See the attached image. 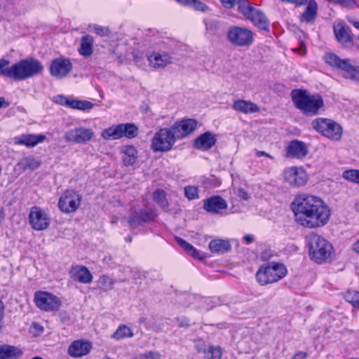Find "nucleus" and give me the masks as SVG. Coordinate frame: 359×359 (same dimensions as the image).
Returning <instances> with one entry per match:
<instances>
[{"label": "nucleus", "mask_w": 359, "mask_h": 359, "mask_svg": "<svg viewBox=\"0 0 359 359\" xmlns=\"http://www.w3.org/2000/svg\"><path fill=\"white\" fill-rule=\"evenodd\" d=\"M296 222L308 229L324 226L330 220V210L319 197L306 194L297 195L292 204Z\"/></svg>", "instance_id": "1"}, {"label": "nucleus", "mask_w": 359, "mask_h": 359, "mask_svg": "<svg viewBox=\"0 0 359 359\" xmlns=\"http://www.w3.org/2000/svg\"><path fill=\"white\" fill-rule=\"evenodd\" d=\"M291 95L295 107L307 116H316L324 109V101L319 94H309L306 90H294Z\"/></svg>", "instance_id": "2"}, {"label": "nucleus", "mask_w": 359, "mask_h": 359, "mask_svg": "<svg viewBox=\"0 0 359 359\" xmlns=\"http://www.w3.org/2000/svg\"><path fill=\"white\" fill-rule=\"evenodd\" d=\"M306 241L310 257L315 262L323 264L333 258V246L324 237L311 233L306 237Z\"/></svg>", "instance_id": "3"}, {"label": "nucleus", "mask_w": 359, "mask_h": 359, "mask_svg": "<svg viewBox=\"0 0 359 359\" xmlns=\"http://www.w3.org/2000/svg\"><path fill=\"white\" fill-rule=\"evenodd\" d=\"M43 66L40 61L33 57L19 60L8 67V79L21 81L40 74Z\"/></svg>", "instance_id": "4"}, {"label": "nucleus", "mask_w": 359, "mask_h": 359, "mask_svg": "<svg viewBox=\"0 0 359 359\" xmlns=\"http://www.w3.org/2000/svg\"><path fill=\"white\" fill-rule=\"evenodd\" d=\"M287 274V269L283 264L271 262L262 266L256 273L258 283L262 285H266L278 282Z\"/></svg>", "instance_id": "5"}, {"label": "nucleus", "mask_w": 359, "mask_h": 359, "mask_svg": "<svg viewBox=\"0 0 359 359\" xmlns=\"http://www.w3.org/2000/svg\"><path fill=\"white\" fill-rule=\"evenodd\" d=\"M324 60L330 67L344 72L346 79L359 82V67L351 64L349 60H344L332 53H327Z\"/></svg>", "instance_id": "6"}, {"label": "nucleus", "mask_w": 359, "mask_h": 359, "mask_svg": "<svg viewBox=\"0 0 359 359\" xmlns=\"http://www.w3.org/2000/svg\"><path fill=\"white\" fill-rule=\"evenodd\" d=\"M311 126L316 131L331 140L338 141L341 137V126L332 119L318 118L312 121Z\"/></svg>", "instance_id": "7"}, {"label": "nucleus", "mask_w": 359, "mask_h": 359, "mask_svg": "<svg viewBox=\"0 0 359 359\" xmlns=\"http://www.w3.org/2000/svg\"><path fill=\"white\" fill-rule=\"evenodd\" d=\"M177 139L172 126L170 128H161L152 138L151 148L154 151H168L171 149Z\"/></svg>", "instance_id": "8"}, {"label": "nucleus", "mask_w": 359, "mask_h": 359, "mask_svg": "<svg viewBox=\"0 0 359 359\" xmlns=\"http://www.w3.org/2000/svg\"><path fill=\"white\" fill-rule=\"evenodd\" d=\"M138 134V128L134 123H121L114 125L104 129L101 136L104 140H118L123 136L132 139Z\"/></svg>", "instance_id": "9"}, {"label": "nucleus", "mask_w": 359, "mask_h": 359, "mask_svg": "<svg viewBox=\"0 0 359 359\" xmlns=\"http://www.w3.org/2000/svg\"><path fill=\"white\" fill-rule=\"evenodd\" d=\"M228 40L234 46H249L253 42V33L246 27L231 26L227 32Z\"/></svg>", "instance_id": "10"}, {"label": "nucleus", "mask_w": 359, "mask_h": 359, "mask_svg": "<svg viewBox=\"0 0 359 359\" xmlns=\"http://www.w3.org/2000/svg\"><path fill=\"white\" fill-rule=\"evenodd\" d=\"M82 196L74 189H67L60 196L58 201V208L64 213L69 214L76 212L81 205Z\"/></svg>", "instance_id": "11"}, {"label": "nucleus", "mask_w": 359, "mask_h": 359, "mask_svg": "<svg viewBox=\"0 0 359 359\" xmlns=\"http://www.w3.org/2000/svg\"><path fill=\"white\" fill-rule=\"evenodd\" d=\"M28 217L30 226L35 231H43L50 223L47 211L38 206H34L30 209Z\"/></svg>", "instance_id": "12"}, {"label": "nucleus", "mask_w": 359, "mask_h": 359, "mask_svg": "<svg viewBox=\"0 0 359 359\" xmlns=\"http://www.w3.org/2000/svg\"><path fill=\"white\" fill-rule=\"evenodd\" d=\"M283 178L285 182L292 187H300L306 184L308 176L302 167L292 166L284 170Z\"/></svg>", "instance_id": "13"}, {"label": "nucleus", "mask_w": 359, "mask_h": 359, "mask_svg": "<svg viewBox=\"0 0 359 359\" xmlns=\"http://www.w3.org/2000/svg\"><path fill=\"white\" fill-rule=\"evenodd\" d=\"M34 302L38 308L45 311H57L60 306V302L57 297L43 291L35 293Z\"/></svg>", "instance_id": "14"}, {"label": "nucleus", "mask_w": 359, "mask_h": 359, "mask_svg": "<svg viewBox=\"0 0 359 359\" xmlns=\"http://www.w3.org/2000/svg\"><path fill=\"white\" fill-rule=\"evenodd\" d=\"M72 68L73 65L69 58L60 57L51 62L49 70L52 76L57 79H61L67 77Z\"/></svg>", "instance_id": "15"}, {"label": "nucleus", "mask_w": 359, "mask_h": 359, "mask_svg": "<svg viewBox=\"0 0 359 359\" xmlns=\"http://www.w3.org/2000/svg\"><path fill=\"white\" fill-rule=\"evenodd\" d=\"M94 135L95 133L91 128L79 127L67 131L65 135V138L68 142L83 144L90 141Z\"/></svg>", "instance_id": "16"}, {"label": "nucleus", "mask_w": 359, "mask_h": 359, "mask_svg": "<svg viewBox=\"0 0 359 359\" xmlns=\"http://www.w3.org/2000/svg\"><path fill=\"white\" fill-rule=\"evenodd\" d=\"M198 127V121L193 118L182 120L172 126V130L178 139H182L194 132Z\"/></svg>", "instance_id": "17"}, {"label": "nucleus", "mask_w": 359, "mask_h": 359, "mask_svg": "<svg viewBox=\"0 0 359 359\" xmlns=\"http://www.w3.org/2000/svg\"><path fill=\"white\" fill-rule=\"evenodd\" d=\"M228 207L227 202L220 196H215L203 201V208L211 214H222Z\"/></svg>", "instance_id": "18"}, {"label": "nucleus", "mask_w": 359, "mask_h": 359, "mask_svg": "<svg viewBox=\"0 0 359 359\" xmlns=\"http://www.w3.org/2000/svg\"><path fill=\"white\" fill-rule=\"evenodd\" d=\"M93 348L90 341L83 339L74 341L68 348V354L73 358H81L88 355Z\"/></svg>", "instance_id": "19"}, {"label": "nucleus", "mask_w": 359, "mask_h": 359, "mask_svg": "<svg viewBox=\"0 0 359 359\" xmlns=\"http://www.w3.org/2000/svg\"><path fill=\"white\" fill-rule=\"evenodd\" d=\"M71 278L76 282L88 284L93 280V275L88 269L83 265L72 266L69 270Z\"/></svg>", "instance_id": "20"}, {"label": "nucleus", "mask_w": 359, "mask_h": 359, "mask_svg": "<svg viewBox=\"0 0 359 359\" xmlns=\"http://www.w3.org/2000/svg\"><path fill=\"white\" fill-rule=\"evenodd\" d=\"M149 65L155 69L164 68L172 63V56L166 52H154L147 56Z\"/></svg>", "instance_id": "21"}, {"label": "nucleus", "mask_w": 359, "mask_h": 359, "mask_svg": "<svg viewBox=\"0 0 359 359\" xmlns=\"http://www.w3.org/2000/svg\"><path fill=\"white\" fill-rule=\"evenodd\" d=\"M334 32L337 40L345 48H350L353 46V38L348 32V29L342 22H337L334 25Z\"/></svg>", "instance_id": "22"}, {"label": "nucleus", "mask_w": 359, "mask_h": 359, "mask_svg": "<svg viewBox=\"0 0 359 359\" xmlns=\"http://www.w3.org/2000/svg\"><path fill=\"white\" fill-rule=\"evenodd\" d=\"M308 149L306 144L299 140L292 141L287 147V156L302 159L306 157Z\"/></svg>", "instance_id": "23"}, {"label": "nucleus", "mask_w": 359, "mask_h": 359, "mask_svg": "<svg viewBox=\"0 0 359 359\" xmlns=\"http://www.w3.org/2000/svg\"><path fill=\"white\" fill-rule=\"evenodd\" d=\"M232 108L237 112L245 114H254L259 111V106L250 101L243 99H238L233 102Z\"/></svg>", "instance_id": "24"}, {"label": "nucleus", "mask_w": 359, "mask_h": 359, "mask_svg": "<svg viewBox=\"0 0 359 359\" xmlns=\"http://www.w3.org/2000/svg\"><path fill=\"white\" fill-rule=\"evenodd\" d=\"M216 140L215 134L211 132H205L194 140V146L197 149L206 151L215 144Z\"/></svg>", "instance_id": "25"}, {"label": "nucleus", "mask_w": 359, "mask_h": 359, "mask_svg": "<svg viewBox=\"0 0 359 359\" xmlns=\"http://www.w3.org/2000/svg\"><path fill=\"white\" fill-rule=\"evenodd\" d=\"M46 140L44 135L27 134L14 138L15 144L25 145L27 147H35L37 144L43 142Z\"/></svg>", "instance_id": "26"}, {"label": "nucleus", "mask_w": 359, "mask_h": 359, "mask_svg": "<svg viewBox=\"0 0 359 359\" xmlns=\"http://www.w3.org/2000/svg\"><path fill=\"white\" fill-rule=\"evenodd\" d=\"M248 20L259 29L266 32L269 30L270 22L259 9L255 8Z\"/></svg>", "instance_id": "27"}, {"label": "nucleus", "mask_w": 359, "mask_h": 359, "mask_svg": "<svg viewBox=\"0 0 359 359\" xmlns=\"http://www.w3.org/2000/svg\"><path fill=\"white\" fill-rule=\"evenodd\" d=\"M41 165V162L32 156L22 158L15 166V170L20 173L26 170H34Z\"/></svg>", "instance_id": "28"}, {"label": "nucleus", "mask_w": 359, "mask_h": 359, "mask_svg": "<svg viewBox=\"0 0 359 359\" xmlns=\"http://www.w3.org/2000/svg\"><path fill=\"white\" fill-rule=\"evenodd\" d=\"M94 39L90 35H84L81 39L80 46L78 48L79 53L84 57H90L93 53Z\"/></svg>", "instance_id": "29"}, {"label": "nucleus", "mask_w": 359, "mask_h": 359, "mask_svg": "<svg viewBox=\"0 0 359 359\" xmlns=\"http://www.w3.org/2000/svg\"><path fill=\"white\" fill-rule=\"evenodd\" d=\"M122 159L125 165L129 166L135 163L138 157V153L137 149L134 146H125L122 150Z\"/></svg>", "instance_id": "30"}, {"label": "nucleus", "mask_w": 359, "mask_h": 359, "mask_svg": "<svg viewBox=\"0 0 359 359\" xmlns=\"http://www.w3.org/2000/svg\"><path fill=\"white\" fill-rule=\"evenodd\" d=\"M231 246L229 240L214 239L209 243V249L213 253H224L230 250Z\"/></svg>", "instance_id": "31"}, {"label": "nucleus", "mask_w": 359, "mask_h": 359, "mask_svg": "<svg viewBox=\"0 0 359 359\" xmlns=\"http://www.w3.org/2000/svg\"><path fill=\"white\" fill-rule=\"evenodd\" d=\"M22 354V351L15 346H0V359H17Z\"/></svg>", "instance_id": "32"}, {"label": "nucleus", "mask_w": 359, "mask_h": 359, "mask_svg": "<svg viewBox=\"0 0 359 359\" xmlns=\"http://www.w3.org/2000/svg\"><path fill=\"white\" fill-rule=\"evenodd\" d=\"M317 4L315 1H309L305 11L301 16L302 22H313L316 15Z\"/></svg>", "instance_id": "33"}, {"label": "nucleus", "mask_w": 359, "mask_h": 359, "mask_svg": "<svg viewBox=\"0 0 359 359\" xmlns=\"http://www.w3.org/2000/svg\"><path fill=\"white\" fill-rule=\"evenodd\" d=\"M182 6H188L198 11L205 12L208 10V6L199 0H175Z\"/></svg>", "instance_id": "34"}, {"label": "nucleus", "mask_w": 359, "mask_h": 359, "mask_svg": "<svg viewBox=\"0 0 359 359\" xmlns=\"http://www.w3.org/2000/svg\"><path fill=\"white\" fill-rule=\"evenodd\" d=\"M133 332L128 326L125 325H120L115 332L111 335V338L116 340H121L124 338L132 337Z\"/></svg>", "instance_id": "35"}, {"label": "nucleus", "mask_w": 359, "mask_h": 359, "mask_svg": "<svg viewBox=\"0 0 359 359\" xmlns=\"http://www.w3.org/2000/svg\"><path fill=\"white\" fill-rule=\"evenodd\" d=\"M67 107L79 110H87L92 109L93 104L86 100L81 101L69 98Z\"/></svg>", "instance_id": "36"}, {"label": "nucleus", "mask_w": 359, "mask_h": 359, "mask_svg": "<svg viewBox=\"0 0 359 359\" xmlns=\"http://www.w3.org/2000/svg\"><path fill=\"white\" fill-rule=\"evenodd\" d=\"M153 199L161 208L168 211L169 203L166 199V194L164 191L160 189L155 191L153 194Z\"/></svg>", "instance_id": "37"}, {"label": "nucleus", "mask_w": 359, "mask_h": 359, "mask_svg": "<svg viewBox=\"0 0 359 359\" xmlns=\"http://www.w3.org/2000/svg\"><path fill=\"white\" fill-rule=\"evenodd\" d=\"M237 6L238 11L247 19L255 9L247 0H240Z\"/></svg>", "instance_id": "38"}, {"label": "nucleus", "mask_w": 359, "mask_h": 359, "mask_svg": "<svg viewBox=\"0 0 359 359\" xmlns=\"http://www.w3.org/2000/svg\"><path fill=\"white\" fill-rule=\"evenodd\" d=\"M116 280L108 276H102L97 280V286L100 289L104 291L110 290L114 288Z\"/></svg>", "instance_id": "39"}, {"label": "nucleus", "mask_w": 359, "mask_h": 359, "mask_svg": "<svg viewBox=\"0 0 359 359\" xmlns=\"http://www.w3.org/2000/svg\"><path fill=\"white\" fill-rule=\"evenodd\" d=\"M344 298L353 307L359 309V292L348 291L345 293Z\"/></svg>", "instance_id": "40"}, {"label": "nucleus", "mask_w": 359, "mask_h": 359, "mask_svg": "<svg viewBox=\"0 0 359 359\" xmlns=\"http://www.w3.org/2000/svg\"><path fill=\"white\" fill-rule=\"evenodd\" d=\"M222 354V350L219 346H213L210 345L205 357L207 359H220Z\"/></svg>", "instance_id": "41"}, {"label": "nucleus", "mask_w": 359, "mask_h": 359, "mask_svg": "<svg viewBox=\"0 0 359 359\" xmlns=\"http://www.w3.org/2000/svg\"><path fill=\"white\" fill-rule=\"evenodd\" d=\"M342 176L346 180L355 183H359V170H348L343 172Z\"/></svg>", "instance_id": "42"}, {"label": "nucleus", "mask_w": 359, "mask_h": 359, "mask_svg": "<svg viewBox=\"0 0 359 359\" xmlns=\"http://www.w3.org/2000/svg\"><path fill=\"white\" fill-rule=\"evenodd\" d=\"M184 195L189 200L198 198V188L194 186H188L184 188Z\"/></svg>", "instance_id": "43"}, {"label": "nucleus", "mask_w": 359, "mask_h": 359, "mask_svg": "<svg viewBox=\"0 0 359 359\" xmlns=\"http://www.w3.org/2000/svg\"><path fill=\"white\" fill-rule=\"evenodd\" d=\"M210 345L207 344L204 341L198 339L194 341V346L198 353L207 354L208 349Z\"/></svg>", "instance_id": "44"}, {"label": "nucleus", "mask_w": 359, "mask_h": 359, "mask_svg": "<svg viewBox=\"0 0 359 359\" xmlns=\"http://www.w3.org/2000/svg\"><path fill=\"white\" fill-rule=\"evenodd\" d=\"M11 62L5 58L0 59V76L8 78V67Z\"/></svg>", "instance_id": "45"}, {"label": "nucleus", "mask_w": 359, "mask_h": 359, "mask_svg": "<svg viewBox=\"0 0 359 359\" xmlns=\"http://www.w3.org/2000/svg\"><path fill=\"white\" fill-rule=\"evenodd\" d=\"M329 2L339 4L343 7L353 8L356 6L355 0H327Z\"/></svg>", "instance_id": "46"}, {"label": "nucleus", "mask_w": 359, "mask_h": 359, "mask_svg": "<svg viewBox=\"0 0 359 359\" xmlns=\"http://www.w3.org/2000/svg\"><path fill=\"white\" fill-rule=\"evenodd\" d=\"M137 359H161V355L158 351H150L140 354Z\"/></svg>", "instance_id": "47"}, {"label": "nucleus", "mask_w": 359, "mask_h": 359, "mask_svg": "<svg viewBox=\"0 0 359 359\" xmlns=\"http://www.w3.org/2000/svg\"><path fill=\"white\" fill-rule=\"evenodd\" d=\"M43 332V327L37 323H32L29 327V332L34 336H39Z\"/></svg>", "instance_id": "48"}, {"label": "nucleus", "mask_w": 359, "mask_h": 359, "mask_svg": "<svg viewBox=\"0 0 359 359\" xmlns=\"http://www.w3.org/2000/svg\"><path fill=\"white\" fill-rule=\"evenodd\" d=\"M93 31L100 36H106L109 34V29L107 27L96 25L93 26Z\"/></svg>", "instance_id": "49"}, {"label": "nucleus", "mask_w": 359, "mask_h": 359, "mask_svg": "<svg viewBox=\"0 0 359 359\" xmlns=\"http://www.w3.org/2000/svg\"><path fill=\"white\" fill-rule=\"evenodd\" d=\"M186 252L194 258L200 259L203 258L202 253L191 245L189 247V249Z\"/></svg>", "instance_id": "50"}, {"label": "nucleus", "mask_w": 359, "mask_h": 359, "mask_svg": "<svg viewBox=\"0 0 359 359\" xmlns=\"http://www.w3.org/2000/svg\"><path fill=\"white\" fill-rule=\"evenodd\" d=\"M240 0H220L222 6L227 9L232 8L238 3Z\"/></svg>", "instance_id": "51"}, {"label": "nucleus", "mask_w": 359, "mask_h": 359, "mask_svg": "<svg viewBox=\"0 0 359 359\" xmlns=\"http://www.w3.org/2000/svg\"><path fill=\"white\" fill-rule=\"evenodd\" d=\"M53 100L57 104L67 107L69 98L64 95H57L53 98Z\"/></svg>", "instance_id": "52"}, {"label": "nucleus", "mask_w": 359, "mask_h": 359, "mask_svg": "<svg viewBox=\"0 0 359 359\" xmlns=\"http://www.w3.org/2000/svg\"><path fill=\"white\" fill-rule=\"evenodd\" d=\"M175 240L177 244L180 245L185 251H187L189 249V247L191 245V244L180 237H176Z\"/></svg>", "instance_id": "53"}, {"label": "nucleus", "mask_w": 359, "mask_h": 359, "mask_svg": "<svg viewBox=\"0 0 359 359\" xmlns=\"http://www.w3.org/2000/svg\"><path fill=\"white\" fill-rule=\"evenodd\" d=\"M236 194L241 198L243 199V200H248L249 198V196H248V193L246 192L245 190H244L243 189H238L236 193Z\"/></svg>", "instance_id": "54"}, {"label": "nucleus", "mask_w": 359, "mask_h": 359, "mask_svg": "<svg viewBox=\"0 0 359 359\" xmlns=\"http://www.w3.org/2000/svg\"><path fill=\"white\" fill-rule=\"evenodd\" d=\"M347 20L348 21L349 23L353 25V26L355 29L359 30V21L356 18H353V17H348Z\"/></svg>", "instance_id": "55"}, {"label": "nucleus", "mask_w": 359, "mask_h": 359, "mask_svg": "<svg viewBox=\"0 0 359 359\" xmlns=\"http://www.w3.org/2000/svg\"><path fill=\"white\" fill-rule=\"evenodd\" d=\"M292 359H307V354L304 352L299 351L294 355Z\"/></svg>", "instance_id": "56"}, {"label": "nucleus", "mask_w": 359, "mask_h": 359, "mask_svg": "<svg viewBox=\"0 0 359 359\" xmlns=\"http://www.w3.org/2000/svg\"><path fill=\"white\" fill-rule=\"evenodd\" d=\"M151 219V214L146 212V213H141L140 215V219L142 222H147Z\"/></svg>", "instance_id": "57"}, {"label": "nucleus", "mask_w": 359, "mask_h": 359, "mask_svg": "<svg viewBox=\"0 0 359 359\" xmlns=\"http://www.w3.org/2000/svg\"><path fill=\"white\" fill-rule=\"evenodd\" d=\"M255 154L257 157H261V156H266L268 158H272V156L266 153L265 151H258V150H256L255 151Z\"/></svg>", "instance_id": "58"}, {"label": "nucleus", "mask_w": 359, "mask_h": 359, "mask_svg": "<svg viewBox=\"0 0 359 359\" xmlns=\"http://www.w3.org/2000/svg\"><path fill=\"white\" fill-rule=\"evenodd\" d=\"M351 248L354 252L359 255V239L354 242Z\"/></svg>", "instance_id": "59"}, {"label": "nucleus", "mask_w": 359, "mask_h": 359, "mask_svg": "<svg viewBox=\"0 0 359 359\" xmlns=\"http://www.w3.org/2000/svg\"><path fill=\"white\" fill-rule=\"evenodd\" d=\"M9 106V102H6L5 98L3 97H0V109L6 108Z\"/></svg>", "instance_id": "60"}, {"label": "nucleus", "mask_w": 359, "mask_h": 359, "mask_svg": "<svg viewBox=\"0 0 359 359\" xmlns=\"http://www.w3.org/2000/svg\"><path fill=\"white\" fill-rule=\"evenodd\" d=\"M243 238L246 244H250L252 243L254 241L253 236L250 234L246 235L245 236H244Z\"/></svg>", "instance_id": "61"}, {"label": "nucleus", "mask_w": 359, "mask_h": 359, "mask_svg": "<svg viewBox=\"0 0 359 359\" xmlns=\"http://www.w3.org/2000/svg\"><path fill=\"white\" fill-rule=\"evenodd\" d=\"M218 27V23L216 22H210L206 25L207 29H216Z\"/></svg>", "instance_id": "62"}, {"label": "nucleus", "mask_w": 359, "mask_h": 359, "mask_svg": "<svg viewBox=\"0 0 359 359\" xmlns=\"http://www.w3.org/2000/svg\"><path fill=\"white\" fill-rule=\"evenodd\" d=\"M4 303L0 300V320L4 318Z\"/></svg>", "instance_id": "63"}, {"label": "nucleus", "mask_w": 359, "mask_h": 359, "mask_svg": "<svg viewBox=\"0 0 359 359\" xmlns=\"http://www.w3.org/2000/svg\"><path fill=\"white\" fill-rule=\"evenodd\" d=\"M354 210L356 212L359 214V198L356 200L354 203Z\"/></svg>", "instance_id": "64"}]
</instances>
